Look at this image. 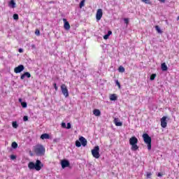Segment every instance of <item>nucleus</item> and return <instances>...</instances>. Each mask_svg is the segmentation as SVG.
<instances>
[{"mask_svg": "<svg viewBox=\"0 0 179 179\" xmlns=\"http://www.w3.org/2000/svg\"><path fill=\"white\" fill-rule=\"evenodd\" d=\"M42 167H44V164L39 159H37L36 163L30 162L28 164V168L29 170H36V171H40Z\"/></svg>", "mask_w": 179, "mask_h": 179, "instance_id": "nucleus-1", "label": "nucleus"}, {"mask_svg": "<svg viewBox=\"0 0 179 179\" xmlns=\"http://www.w3.org/2000/svg\"><path fill=\"white\" fill-rule=\"evenodd\" d=\"M129 142L133 152H136L139 149V146H138V138L136 136L130 138Z\"/></svg>", "mask_w": 179, "mask_h": 179, "instance_id": "nucleus-2", "label": "nucleus"}, {"mask_svg": "<svg viewBox=\"0 0 179 179\" xmlns=\"http://www.w3.org/2000/svg\"><path fill=\"white\" fill-rule=\"evenodd\" d=\"M34 152L36 156H43L45 153V148L42 145H38L34 147Z\"/></svg>", "mask_w": 179, "mask_h": 179, "instance_id": "nucleus-3", "label": "nucleus"}, {"mask_svg": "<svg viewBox=\"0 0 179 179\" xmlns=\"http://www.w3.org/2000/svg\"><path fill=\"white\" fill-rule=\"evenodd\" d=\"M143 139L145 143L147 144L148 150H150L152 149V137L149 136V134H143Z\"/></svg>", "mask_w": 179, "mask_h": 179, "instance_id": "nucleus-4", "label": "nucleus"}, {"mask_svg": "<svg viewBox=\"0 0 179 179\" xmlns=\"http://www.w3.org/2000/svg\"><path fill=\"white\" fill-rule=\"evenodd\" d=\"M100 148L99 145H96L94 148L93 150H92V155L93 157H95V159H99L100 157Z\"/></svg>", "mask_w": 179, "mask_h": 179, "instance_id": "nucleus-5", "label": "nucleus"}, {"mask_svg": "<svg viewBox=\"0 0 179 179\" xmlns=\"http://www.w3.org/2000/svg\"><path fill=\"white\" fill-rule=\"evenodd\" d=\"M61 91L65 97H69V92L68 91V87H66L65 84H62L61 85Z\"/></svg>", "mask_w": 179, "mask_h": 179, "instance_id": "nucleus-6", "label": "nucleus"}, {"mask_svg": "<svg viewBox=\"0 0 179 179\" xmlns=\"http://www.w3.org/2000/svg\"><path fill=\"white\" fill-rule=\"evenodd\" d=\"M101 17H103V9L99 8L97 10L96 15L97 22H99V20H101Z\"/></svg>", "mask_w": 179, "mask_h": 179, "instance_id": "nucleus-7", "label": "nucleus"}, {"mask_svg": "<svg viewBox=\"0 0 179 179\" xmlns=\"http://www.w3.org/2000/svg\"><path fill=\"white\" fill-rule=\"evenodd\" d=\"M23 71H24V66H23V64H20L14 69L15 73H20V72H23Z\"/></svg>", "mask_w": 179, "mask_h": 179, "instance_id": "nucleus-8", "label": "nucleus"}, {"mask_svg": "<svg viewBox=\"0 0 179 179\" xmlns=\"http://www.w3.org/2000/svg\"><path fill=\"white\" fill-rule=\"evenodd\" d=\"M61 166L62 169H66V167H69V166H71V163L68 159H63L61 162Z\"/></svg>", "mask_w": 179, "mask_h": 179, "instance_id": "nucleus-9", "label": "nucleus"}, {"mask_svg": "<svg viewBox=\"0 0 179 179\" xmlns=\"http://www.w3.org/2000/svg\"><path fill=\"white\" fill-rule=\"evenodd\" d=\"M161 127L162 128H166L167 127V117L164 116L161 119Z\"/></svg>", "mask_w": 179, "mask_h": 179, "instance_id": "nucleus-10", "label": "nucleus"}, {"mask_svg": "<svg viewBox=\"0 0 179 179\" xmlns=\"http://www.w3.org/2000/svg\"><path fill=\"white\" fill-rule=\"evenodd\" d=\"M79 141H80L82 146H83L84 148H85V146L87 145V140H86V138H85V137L80 136L79 138Z\"/></svg>", "mask_w": 179, "mask_h": 179, "instance_id": "nucleus-11", "label": "nucleus"}, {"mask_svg": "<svg viewBox=\"0 0 179 179\" xmlns=\"http://www.w3.org/2000/svg\"><path fill=\"white\" fill-rule=\"evenodd\" d=\"M64 22V27L65 30H69L71 29V25L69 24V22L66 21V19H63Z\"/></svg>", "mask_w": 179, "mask_h": 179, "instance_id": "nucleus-12", "label": "nucleus"}, {"mask_svg": "<svg viewBox=\"0 0 179 179\" xmlns=\"http://www.w3.org/2000/svg\"><path fill=\"white\" fill-rule=\"evenodd\" d=\"M24 78H31V74H30L29 72H25L20 76V79L23 80Z\"/></svg>", "mask_w": 179, "mask_h": 179, "instance_id": "nucleus-13", "label": "nucleus"}, {"mask_svg": "<svg viewBox=\"0 0 179 179\" xmlns=\"http://www.w3.org/2000/svg\"><path fill=\"white\" fill-rule=\"evenodd\" d=\"M9 8H12L14 9V8H16V3L15 2V0H10L8 3Z\"/></svg>", "mask_w": 179, "mask_h": 179, "instance_id": "nucleus-14", "label": "nucleus"}, {"mask_svg": "<svg viewBox=\"0 0 179 179\" xmlns=\"http://www.w3.org/2000/svg\"><path fill=\"white\" fill-rule=\"evenodd\" d=\"M114 122H115V124L116 125V127H122V122H120V119L115 118Z\"/></svg>", "mask_w": 179, "mask_h": 179, "instance_id": "nucleus-15", "label": "nucleus"}, {"mask_svg": "<svg viewBox=\"0 0 179 179\" xmlns=\"http://www.w3.org/2000/svg\"><path fill=\"white\" fill-rule=\"evenodd\" d=\"M93 114L96 117H100V115H101V112H100V110H99V109H94L93 110Z\"/></svg>", "mask_w": 179, "mask_h": 179, "instance_id": "nucleus-16", "label": "nucleus"}, {"mask_svg": "<svg viewBox=\"0 0 179 179\" xmlns=\"http://www.w3.org/2000/svg\"><path fill=\"white\" fill-rule=\"evenodd\" d=\"M161 69L163 72H166V71H167V69H169L166 63H162L161 64Z\"/></svg>", "mask_w": 179, "mask_h": 179, "instance_id": "nucleus-17", "label": "nucleus"}, {"mask_svg": "<svg viewBox=\"0 0 179 179\" xmlns=\"http://www.w3.org/2000/svg\"><path fill=\"white\" fill-rule=\"evenodd\" d=\"M41 139H43V140H44V139H50V134H48L47 133L41 134Z\"/></svg>", "mask_w": 179, "mask_h": 179, "instance_id": "nucleus-18", "label": "nucleus"}, {"mask_svg": "<svg viewBox=\"0 0 179 179\" xmlns=\"http://www.w3.org/2000/svg\"><path fill=\"white\" fill-rule=\"evenodd\" d=\"M117 100V95L115 94H113L110 96V101H115Z\"/></svg>", "mask_w": 179, "mask_h": 179, "instance_id": "nucleus-19", "label": "nucleus"}, {"mask_svg": "<svg viewBox=\"0 0 179 179\" xmlns=\"http://www.w3.org/2000/svg\"><path fill=\"white\" fill-rule=\"evenodd\" d=\"M111 34H113V31H108V34L103 36L104 40H108V37H110V36H111Z\"/></svg>", "mask_w": 179, "mask_h": 179, "instance_id": "nucleus-20", "label": "nucleus"}, {"mask_svg": "<svg viewBox=\"0 0 179 179\" xmlns=\"http://www.w3.org/2000/svg\"><path fill=\"white\" fill-rule=\"evenodd\" d=\"M155 29L157 30V33H159V34H162V33H163V31H162L159 25L155 26Z\"/></svg>", "mask_w": 179, "mask_h": 179, "instance_id": "nucleus-21", "label": "nucleus"}, {"mask_svg": "<svg viewBox=\"0 0 179 179\" xmlns=\"http://www.w3.org/2000/svg\"><path fill=\"white\" fill-rule=\"evenodd\" d=\"M118 71L120 72L121 73H124V72H125V68H124V66H120L118 68Z\"/></svg>", "mask_w": 179, "mask_h": 179, "instance_id": "nucleus-22", "label": "nucleus"}, {"mask_svg": "<svg viewBox=\"0 0 179 179\" xmlns=\"http://www.w3.org/2000/svg\"><path fill=\"white\" fill-rule=\"evenodd\" d=\"M76 148H80V146H82V143H80V141L77 140L76 141Z\"/></svg>", "mask_w": 179, "mask_h": 179, "instance_id": "nucleus-23", "label": "nucleus"}, {"mask_svg": "<svg viewBox=\"0 0 179 179\" xmlns=\"http://www.w3.org/2000/svg\"><path fill=\"white\" fill-rule=\"evenodd\" d=\"M12 125H13V128H15V129H16V128H17V127H19L17 122H13Z\"/></svg>", "mask_w": 179, "mask_h": 179, "instance_id": "nucleus-24", "label": "nucleus"}, {"mask_svg": "<svg viewBox=\"0 0 179 179\" xmlns=\"http://www.w3.org/2000/svg\"><path fill=\"white\" fill-rule=\"evenodd\" d=\"M11 147L13 148V149H17V143L13 142L11 145Z\"/></svg>", "mask_w": 179, "mask_h": 179, "instance_id": "nucleus-25", "label": "nucleus"}, {"mask_svg": "<svg viewBox=\"0 0 179 179\" xmlns=\"http://www.w3.org/2000/svg\"><path fill=\"white\" fill-rule=\"evenodd\" d=\"M85 0H82L80 1V5H79L80 8H83V6H85Z\"/></svg>", "mask_w": 179, "mask_h": 179, "instance_id": "nucleus-26", "label": "nucleus"}, {"mask_svg": "<svg viewBox=\"0 0 179 179\" xmlns=\"http://www.w3.org/2000/svg\"><path fill=\"white\" fill-rule=\"evenodd\" d=\"M13 17L14 20H19V15H17V14H14L13 15Z\"/></svg>", "mask_w": 179, "mask_h": 179, "instance_id": "nucleus-27", "label": "nucleus"}, {"mask_svg": "<svg viewBox=\"0 0 179 179\" xmlns=\"http://www.w3.org/2000/svg\"><path fill=\"white\" fill-rule=\"evenodd\" d=\"M21 105L22 108H26L27 107V103L26 102H21Z\"/></svg>", "mask_w": 179, "mask_h": 179, "instance_id": "nucleus-28", "label": "nucleus"}, {"mask_svg": "<svg viewBox=\"0 0 179 179\" xmlns=\"http://www.w3.org/2000/svg\"><path fill=\"white\" fill-rule=\"evenodd\" d=\"M156 78V74L153 73L150 76V80H155Z\"/></svg>", "mask_w": 179, "mask_h": 179, "instance_id": "nucleus-29", "label": "nucleus"}, {"mask_svg": "<svg viewBox=\"0 0 179 179\" xmlns=\"http://www.w3.org/2000/svg\"><path fill=\"white\" fill-rule=\"evenodd\" d=\"M144 3H147L148 5L150 4V0H141Z\"/></svg>", "mask_w": 179, "mask_h": 179, "instance_id": "nucleus-30", "label": "nucleus"}, {"mask_svg": "<svg viewBox=\"0 0 179 179\" xmlns=\"http://www.w3.org/2000/svg\"><path fill=\"white\" fill-rule=\"evenodd\" d=\"M146 177L147 178H150L152 177V173L147 172Z\"/></svg>", "mask_w": 179, "mask_h": 179, "instance_id": "nucleus-31", "label": "nucleus"}, {"mask_svg": "<svg viewBox=\"0 0 179 179\" xmlns=\"http://www.w3.org/2000/svg\"><path fill=\"white\" fill-rule=\"evenodd\" d=\"M66 129H71V128H72V125L71 124V123H67V127H66Z\"/></svg>", "mask_w": 179, "mask_h": 179, "instance_id": "nucleus-32", "label": "nucleus"}, {"mask_svg": "<svg viewBox=\"0 0 179 179\" xmlns=\"http://www.w3.org/2000/svg\"><path fill=\"white\" fill-rule=\"evenodd\" d=\"M23 121L26 122V121H29V117L28 116H24L23 117Z\"/></svg>", "mask_w": 179, "mask_h": 179, "instance_id": "nucleus-33", "label": "nucleus"}, {"mask_svg": "<svg viewBox=\"0 0 179 179\" xmlns=\"http://www.w3.org/2000/svg\"><path fill=\"white\" fill-rule=\"evenodd\" d=\"M124 22L126 24H128L129 23V19L128 18H124Z\"/></svg>", "mask_w": 179, "mask_h": 179, "instance_id": "nucleus-34", "label": "nucleus"}, {"mask_svg": "<svg viewBox=\"0 0 179 179\" xmlns=\"http://www.w3.org/2000/svg\"><path fill=\"white\" fill-rule=\"evenodd\" d=\"M115 84L118 86L119 88L121 87V84H120V82L118 80H115Z\"/></svg>", "mask_w": 179, "mask_h": 179, "instance_id": "nucleus-35", "label": "nucleus"}, {"mask_svg": "<svg viewBox=\"0 0 179 179\" xmlns=\"http://www.w3.org/2000/svg\"><path fill=\"white\" fill-rule=\"evenodd\" d=\"M35 34H36V36H40V30L36 29Z\"/></svg>", "mask_w": 179, "mask_h": 179, "instance_id": "nucleus-36", "label": "nucleus"}, {"mask_svg": "<svg viewBox=\"0 0 179 179\" xmlns=\"http://www.w3.org/2000/svg\"><path fill=\"white\" fill-rule=\"evenodd\" d=\"M53 86H54V87H55V90L56 91V92H57L58 91V87L57 86V83H54L53 84Z\"/></svg>", "mask_w": 179, "mask_h": 179, "instance_id": "nucleus-37", "label": "nucleus"}, {"mask_svg": "<svg viewBox=\"0 0 179 179\" xmlns=\"http://www.w3.org/2000/svg\"><path fill=\"white\" fill-rule=\"evenodd\" d=\"M62 128H66V124L65 122L62 123Z\"/></svg>", "mask_w": 179, "mask_h": 179, "instance_id": "nucleus-38", "label": "nucleus"}, {"mask_svg": "<svg viewBox=\"0 0 179 179\" xmlns=\"http://www.w3.org/2000/svg\"><path fill=\"white\" fill-rule=\"evenodd\" d=\"M10 159H11V160H15V159H16L15 155H11Z\"/></svg>", "mask_w": 179, "mask_h": 179, "instance_id": "nucleus-39", "label": "nucleus"}, {"mask_svg": "<svg viewBox=\"0 0 179 179\" xmlns=\"http://www.w3.org/2000/svg\"><path fill=\"white\" fill-rule=\"evenodd\" d=\"M53 142H55V143L59 142V138H55V139L53 140Z\"/></svg>", "mask_w": 179, "mask_h": 179, "instance_id": "nucleus-40", "label": "nucleus"}, {"mask_svg": "<svg viewBox=\"0 0 179 179\" xmlns=\"http://www.w3.org/2000/svg\"><path fill=\"white\" fill-rule=\"evenodd\" d=\"M31 48H32V50L36 49V45L32 44V45H31Z\"/></svg>", "mask_w": 179, "mask_h": 179, "instance_id": "nucleus-41", "label": "nucleus"}, {"mask_svg": "<svg viewBox=\"0 0 179 179\" xmlns=\"http://www.w3.org/2000/svg\"><path fill=\"white\" fill-rule=\"evenodd\" d=\"M157 177H163V174L162 173H158Z\"/></svg>", "mask_w": 179, "mask_h": 179, "instance_id": "nucleus-42", "label": "nucleus"}, {"mask_svg": "<svg viewBox=\"0 0 179 179\" xmlns=\"http://www.w3.org/2000/svg\"><path fill=\"white\" fill-rule=\"evenodd\" d=\"M18 52H20V53L23 52V49L22 48H20L18 50Z\"/></svg>", "mask_w": 179, "mask_h": 179, "instance_id": "nucleus-43", "label": "nucleus"}, {"mask_svg": "<svg viewBox=\"0 0 179 179\" xmlns=\"http://www.w3.org/2000/svg\"><path fill=\"white\" fill-rule=\"evenodd\" d=\"M159 2H162V3H164V2H166V0H159Z\"/></svg>", "mask_w": 179, "mask_h": 179, "instance_id": "nucleus-44", "label": "nucleus"}, {"mask_svg": "<svg viewBox=\"0 0 179 179\" xmlns=\"http://www.w3.org/2000/svg\"><path fill=\"white\" fill-rule=\"evenodd\" d=\"M19 102L21 103H23V101H22V99H19Z\"/></svg>", "mask_w": 179, "mask_h": 179, "instance_id": "nucleus-45", "label": "nucleus"}]
</instances>
